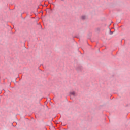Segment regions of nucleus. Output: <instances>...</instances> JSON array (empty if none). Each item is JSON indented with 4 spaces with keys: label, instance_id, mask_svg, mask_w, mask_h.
Instances as JSON below:
<instances>
[{
    "label": "nucleus",
    "instance_id": "obj_1",
    "mask_svg": "<svg viewBox=\"0 0 130 130\" xmlns=\"http://www.w3.org/2000/svg\"><path fill=\"white\" fill-rule=\"evenodd\" d=\"M70 95L72 96H75L76 95V92L75 91L70 92Z\"/></svg>",
    "mask_w": 130,
    "mask_h": 130
},
{
    "label": "nucleus",
    "instance_id": "obj_2",
    "mask_svg": "<svg viewBox=\"0 0 130 130\" xmlns=\"http://www.w3.org/2000/svg\"><path fill=\"white\" fill-rule=\"evenodd\" d=\"M86 18H87V17H86V16H85V15L81 16L82 20H85V19H86Z\"/></svg>",
    "mask_w": 130,
    "mask_h": 130
}]
</instances>
